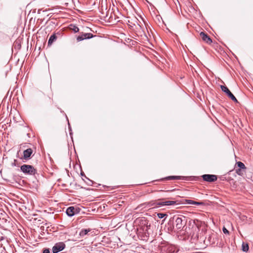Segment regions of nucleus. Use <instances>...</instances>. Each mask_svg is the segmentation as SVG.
<instances>
[{
	"mask_svg": "<svg viewBox=\"0 0 253 253\" xmlns=\"http://www.w3.org/2000/svg\"><path fill=\"white\" fill-rule=\"evenodd\" d=\"M21 170L25 174L34 175L36 173V169L31 165H23L20 167Z\"/></svg>",
	"mask_w": 253,
	"mask_h": 253,
	"instance_id": "1",
	"label": "nucleus"
},
{
	"mask_svg": "<svg viewBox=\"0 0 253 253\" xmlns=\"http://www.w3.org/2000/svg\"><path fill=\"white\" fill-rule=\"evenodd\" d=\"M65 244L63 242H59L56 243L52 247V251L53 253H57L65 248Z\"/></svg>",
	"mask_w": 253,
	"mask_h": 253,
	"instance_id": "2",
	"label": "nucleus"
},
{
	"mask_svg": "<svg viewBox=\"0 0 253 253\" xmlns=\"http://www.w3.org/2000/svg\"><path fill=\"white\" fill-rule=\"evenodd\" d=\"M202 177L204 181L209 182H212L217 180V176L213 174H204Z\"/></svg>",
	"mask_w": 253,
	"mask_h": 253,
	"instance_id": "3",
	"label": "nucleus"
},
{
	"mask_svg": "<svg viewBox=\"0 0 253 253\" xmlns=\"http://www.w3.org/2000/svg\"><path fill=\"white\" fill-rule=\"evenodd\" d=\"M200 35L201 38L207 43L211 44L212 42L211 39L205 33L202 32L200 33Z\"/></svg>",
	"mask_w": 253,
	"mask_h": 253,
	"instance_id": "4",
	"label": "nucleus"
},
{
	"mask_svg": "<svg viewBox=\"0 0 253 253\" xmlns=\"http://www.w3.org/2000/svg\"><path fill=\"white\" fill-rule=\"evenodd\" d=\"M93 37V35L91 33H84L79 36L77 40L78 41H81L85 39H89Z\"/></svg>",
	"mask_w": 253,
	"mask_h": 253,
	"instance_id": "5",
	"label": "nucleus"
},
{
	"mask_svg": "<svg viewBox=\"0 0 253 253\" xmlns=\"http://www.w3.org/2000/svg\"><path fill=\"white\" fill-rule=\"evenodd\" d=\"M184 224H185V223H183V220L182 219V218L177 217L175 219V225H176V227L177 228V229H181L183 227Z\"/></svg>",
	"mask_w": 253,
	"mask_h": 253,
	"instance_id": "6",
	"label": "nucleus"
},
{
	"mask_svg": "<svg viewBox=\"0 0 253 253\" xmlns=\"http://www.w3.org/2000/svg\"><path fill=\"white\" fill-rule=\"evenodd\" d=\"M33 153V150L31 148L27 149L23 152V158L25 160L29 159L32 154Z\"/></svg>",
	"mask_w": 253,
	"mask_h": 253,
	"instance_id": "7",
	"label": "nucleus"
},
{
	"mask_svg": "<svg viewBox=\"0 0 253 253\" xmlns=\"http://www.w3.org/2000/svg\"><path fill=\"white\" fill-rule=\"evenodd\" d=\"M176 203L175 201H166V202H158L156 204V205L159 207H162L164 206H170L175 205Z\"/></svg>",
	"mask_w": 253,
	"mask_h": 253,
	"instance_id": "8",
	"label": "nucleus"
},
{
	"mask_svg": "<svg viewBox=\"0 0 253 253\" xmlns=\"http://www.w3.org/2000/svg\"><path fill=\"white\" fill-rule=\"evenodd\" d=\"M75 208L74 207H70L66 210V213L69 216H73L75 214Z\"/></svg>",
	"mask_w": 253,
	"mask_h": 253,
	"instance_id": "9",
	"label": "nucleus"
},
{
	"mask_svg": "<svg viewBox=\"0 0 253 253\" xmlns=\"http://www.w3.org/2000/svg\"><path fill=\"white\" fill-rule=\"evenodd\" d=\"M166 179L167 180H174V179L184 180V179H185L186 178H185V177L181 176H169L167 177L166 178Z\"/></svg>",
	"mask_w": 253,
	"mask_h": 253,
	"instance_id": "10",
	"label": "nucleus"
},
{
	"mask_svg": "<svg viewBox=\"0 0 253 253\" xmlns=\"http://www.w3.org/2000/svg\"><path fill=\"white\" fill-rule=\"evenodd\" d=\"M220 88L222 91L225 92L229 97L233 94L226 86L221 85Z\"/></svg>",
	"mask_w": 253,
	"mask_h": 253,
	"instance_id": "11",
	"label": "nucleus"
},
{
	"mask_svg": "<svg viewBox=\"0 0 253 253\" xmlns=\"http://www.w3.org/2000/svg\"><path fill=\"white\" fill-rule=\"evenodd\" d=\"M91 231L90 229H82L80 232V235L82 237H84L85 235L87 234L89 232Z\"/></svg>",
	"mask_w": 253,
	"mask_h": 253,
	"instance_id": "12",
	"label": "nucleus"
},
{
	"mask_svg": "<svg viewBox=\"0 0 253 253\" xmlns=\"http://www.w3.org/2000/svg\"><path fill=\"white\" fill-rule=\"evenodd\" d=\"M56 36L55 35H52L48 40V44L51 45L53 42L56 40Z\"/></svg>",
	"mask_w": 253,
	"mask_h": 253,
	"instance_id": "13",
	"label": "nucleus"
},
{
	"mask_svg": "<svg viewBox=\"0 0 253 253\" xmlns=\"http://www.w3.org/2000/svg\"><path fill=\"white\" fill-rule=\"evenodd\" d=\"M242 248V251L244 252H247L249 250V245L248 244L243 243Z\"/></svg>",
	"mask_w": 253,
	"mask_h": 253,
	"instance_id": "14",
	"label": "nucleus"
},
{
	"mask_svg": "<svg viewBox=\"0 0 253 253\" xmlns=\"http://www.w3.org/2000/svg\"><path fill=\"white\" fill-rule=\"evenodd\" d=\"M238 167L240 169H246V167L245 165L241 162H238L237 163Z\"/></svg>",
	"mask_w": 253,
	"mask_h": 253,
	"instance_id": "15",
	"label": "nucleus"
},
{
	"mask_svg": "<svg viewBox=\"0 0 253 253\" xmlns=\"http://www.w3.org/2000/svg\"><path fill=\"white\" fill-rule=\"evenodd\" d=\"M166 215H167L166 214L163 213H158L157 214V216L159 218H163Z\"/></svg>",
	"mask_w": 253,
	"mask_h": 253,
	"instance_id": "16",
	"label": "nucleus"
},
{
	"mask_svg": "<svg viewBox=\"0 0 253 253\" xmlns=\"http://www.w3.org/2000/svg\"><path fill=\"white\" fill-rule=\"evenodd\" d=\"M231 100H232L233 101H234V102H238V101L237 100V99L236 98V97L234 96V95L233 94H232L231 95V96H230L229 97Z\"/></svg>",
	"mask_w": 253,
	"mask_h": 253,
	"instance_id": "17",
	"label": "nucleus"
},
{
	"mask_svg": "<svg viewBox=\"0 0 253 253\" xmlns=\"http://www.w3.org/2000/svg\"><path fill=\"white\" fill-rule=\"evenodd\" d=\"M222 230L224 234H229V233L228 230L224 227L223 228Z\"/></svg>",
	"mask_w": 253,
	"mask_h": 253,
	"instance_id": "18",
	"label": "nucleus"
},
{
	"mask_svg": "<svg viewBox=\"0 0 253 253\" xmlns=\"http://www.w3.org/2000/svg\"><path fill=\"white\" fill-rule=\"evenodd\" d=\"M73 30L75 32V33H77L78 32H79V29L78 27H76V26H74V28L73 29Z\"/></svg>",
	"mask_w": 253,
	"mask_h": 253,
	"instance_id": "19",
	"label": "nucleus"
},
{
	"mask_svg": "<svg viewBox=\"0 0 253 253\" xmlns=\"http://www.w3.org/2000/svg\"><path fill=\"white\" fill-rule=\"evenodd\" d=\"M202 204H203V203L198 202H195V201L194 202L192 203V205H201Z\"/></svg>",
	"mask_w": 253,
	"mask_h": 253,
	"instance_id": "20",
	"label": "nucleus"
},
{
	"mask_svg": "<svg viewBox=\"0 0 253 253\" xmlns=\"http://www.w3.org/2000/svg\"><path fill=\"white\" fill-rule=\"evenodd\" d=\"M49 250L48 249H45L43 251V253H49Z\"/></svg>",
	"mask_w": 253,
	"mask_h": 253,
	"instance_id": "21",
	"label": "nucleus"
},
{
	"mask_svg": "<svg viewBox=\"0 0 253 253\" xmlns=\"http://www.w3.org/2000/svg\"><path fill=\"white\" fill-rule=\"evenodd\" d=\"M187 201V203L189 204H192V203L194 202L195 201H192V200H188Z\"/></svg>",
	"mask_w": 253,
	"mask_h": 253,
	"instance_id": "22",
	"label": "nucleus"
},
{
	"mask_svg": "<svg viewBox=\"0 0 253 253\" xmlns=\"http://www.w3.org/2000/svg\"><path fill=\"white\" fill-rule=\"evenodd\" d=\"M240 171H241V169H236L237 173H238L239 175H240Z\"/></svg>",
	"mask_w": 253,
	"mask_h": 253,
	"instance_id": "23",
	"label": "nucleus"
}]
</instances>
